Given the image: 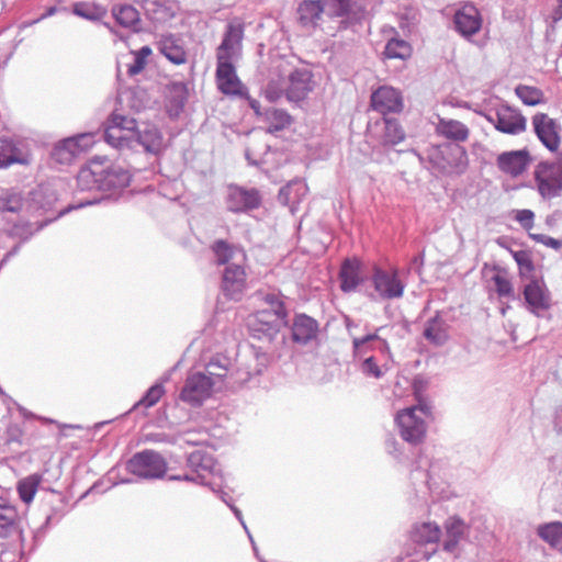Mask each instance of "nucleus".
<instances>
[{"label":"nucleus","mask_w":562,"mask_h":562,"mask_svg":"<svg viewBox=\"0 0 562 562\" xmlns=\"http://www.w3.org/2000/svg\"><path fill=\"white\" fill-rule=\"evenodd\" d=\"M20 516L7 494L0 496V538H9L14 533L22 535Z\"/></svg>","instance_id":"nucleus-25"},{"label":"nucleus","mask_w":562,"mask_h":562,"mask_svg":"<svg viewBox=\"0 0 562 562\" xmlns=\"http://www.w3.org/2000/svg\"><path fill=\"white\" fill-rule=\"evenodd\" d=\"M515 93L526 105L533 106L544 101L543 92L536 87L519 85L515 88Z\"/></svg>","instance_id":"nucleus-52"},{"label":"nucleus","mask_w":562,"mask_h":562,"mask_svg":"<svg viewBox=\"0 0 562 562\" xmlns=\"http://www.w3.org/2000/svg\"><path fill=\"white\" fill-rule=\"evenodd\" d=\"M169 102L172 109L178 113L182 111L187 102V88L183 83L177 82L169 88Z\"/></svg>","instance_id":"nucleus-54"},{"label":"nucleus","mask_w":562,"mask_h":562,"mask_svg":"<svg viewBox=\"0 0 562 562\" xmlns=\"http://www.w3.org/2000/svg\"><path fill=\"white\" fill-rule=\"evenodd\" d=\"M355 361H359V369L366 376L380 379L384 374L382 369H389L387 362L390 360L383 359L382 356L369 355L362 357V359H355Z\"/></svg>","instance_id":"nucleus-43"},{"label":"nucleus","mask_w":562,"mask_h":562,"mask_svg":"<svg viewBox=\"0 0 562 562\" xmlns=\"http://www.w3.org/2000/svg\"><path fill=\"white\" fill-rule=\"evenodd\" d=\"M151 54L149 46H143L133 53V61L127 66L128 76H136L142 72L146 66V59Z\"/></svg>","instance_id":"nucleus-55"},{"label":"nucleus","mask_w":562,"mask_h":562,"mask_svg":"<svg viewBox=\"0 0 562 562\" xmlns=\"http://www.w3.org/2000/svg\"><path fill=\"white\" fill-rule=\"evenodd\" d=\"M360 272V260H358L357 258L345 259L339 271L340 290L345 293L356 291L358 285L362 282Z\"/></svg>","instance_id":"nucleus-29"},{"label":"nucleus","mask_w":562,"mask_h":562,"mask_svg":"<svg viewBox=\"0 0 562 562\" xmlns=\"http://www.w3.org/2000/svg\"><path fill=\"white\" fill-rule=\"evenodd\" d=\"M112 16L122 27L130 29L134 32L140 30V15L137 9L132 4H114L112 7Z\"/></svg>","instance_id":"nucleus-35"},{"label":"nucleus","mask_w":562,"mask_h":562,"mask_svg":"<svg viewBox=\"0 0 562 562\" xmlns=\"http://www.w3.org/2000/svg\"><path fill=\"white\" fill-rule=\"evenodd\" d=\"M232 368V361L224 355H215L205 366V374L216 381V384L223 382Z\"/></svg>","instance_id":"nucleus-44"},{"label":"nucleus","mask_w":562,"mask_h":562,"mask_svg":"<svg viewBox=\"0 0 562 562\" xmlns=\"http://www.w3.org/2000/svg\"><path fill=\"white\" fill-rule=\"evenodd\" d=\"M243 38L244 25L241 23H228L222 42L216 49V57H231L233 59L241 47Z\"/></svg>","instance_id":"nucleus-26"},{"label":"nucleus","mask_w":562,"mask_h":562,"mask_svg":"<svg viewBox=\"0 0 562 562\" xmlns=\"http://www.w3.org/2000/svg\"><path fill=\"white\" fill-rule=\"evenodd\" d=\"M307 191L304 180L293 179L279 190L278 201L284 205H294L301 202Z\"/></svg>","instance_id":"nucleus-36"},{"label":"nucleus","mask_w":562,"mask_h":562,"mask_svg":"<svg viewBox=\"0 0 562 562\" xmlns=\"http://www.w3.org/2000/svg\"><path fill=\"white\" fill-rule=\"evenodd\" d=\"M167 462L157 451L145 449L136 452L126 462V470L143 480L161 479L167 473Z\"/></svg>","instance_id":"nucleus-4"},{"label":"nucleus","mask_w":562,"mask_h":562,"mask_svg":"<svg viewBox=\"0 0 562 562\" xmlns=\"http://www.w3.org/2000/svg\"><path fill=\"white\" fill-rule=\"evenodd\" d=\"M257 299L261 303L259 311L270 314V317L289 319L288 308L284 303V295L277 290H260L257 292Z\"/></svg>","instance_id":"nucleus-27"},{"label":"nucleus","mask_w":562,"mask_h":562,"mask_svg":"<svg viewBox=\"0 0 562 562\" xmlns=\"http://www.w3.org/2000/svg\"><path fill=\"white\" fill-rule=\"evenodd\" d=\"M210 249L213 254L214 262L217 266H224L231 265V260L240 258V261H244L246 259V255L244 250L233 245L225 239H216L212 243L210 246Z\"/></svg>","instance_id":"nucleus-30"},{"label":"nucleus","mask_w":562,"mask_h":562,"mask_svg":"<svg viewBox=\"0 0 562 562\" xmlns=\"http://www.w3.org/2000/svg\"><path fill=\"white\" fill-rule=\"evenodd\" d=\"M371 282L382 300L400 299L404 294L405 283L400 279L397 269L387 271L375 265Z\"/></svg>","instance_id":"nucleus-7"},{"label":"nucleus","mask_w":562,"mask_h":562,"mask_svg":"<svg viewBox=\"0 0 562 562\" xmlns=\"http://www.w3.org/2000/svg\"><path fill=\"white\" fill-rule=\"evenodd\" d=\"M446 327V322L440 317L439 313H437L426 322L424 337L435 345H443L448 339Z\"/></svg>","instance_id":"nucleus-41"},{"label":"nucleus","mask_w":562,"mask_h":562,"mask_svg":"<svg viewBox=\"0 0 562 562\" xmlns=\"http://www.w3.org/2000/svg\"><path fill=\"white\" fill-rule=\"evenodd\" d=\"M144 9L151 21H161L167 15V7L158 0H146Z\"/></svg>","instance_id":"nucleus-58"},{"label":"nucleus","mask_w":562,"mask_h":562,"mask_svg":"<svg viewBox=\"0 0 562 562\" xmlns=\"http://www.w3.org/2000/svg\"><path fill=\"white\" fill-rule=\"evenodd\" d=\"M450 159H447L449 166L458 173L465 171L468 167V154L464 147L451 145L448 147Z\"/></svg>","instance_id":"nucleus-53"},{"label":"nucleus","mask_w":562,"mask_h":562,"mask_svg":"<svg viewBox=\"0 0 562 562\" xmlns=\"http://www.w3.org/2000/svg\"><path fill=\"white\" fill-rule=\"evenodd\" d=\"M325 14L321 0H303L299 3L297 15L302 26L316 27Z\"/></svg>","instance_id":"nucleus-34"},{"label":"nucleus","mask_w":562,"mask_h":562,"mask_svg":"<svg viewBox=\"0 0 562 562\" xmlns=\"http://www.w3.org/2000/svg\"><path fill=\"white\" fill-rule=\"evenodd\" d=\"M75 142L79 153L88 150L98 139H100V132H87L70 136Z\"/></svg>","instance_id":"nucleus-57"},{"label":"nucleus","mask_w":562,"mask_h":562,"mask_svg":"<svg viewBox=\"0 0 562 562\" xmlns=\"http://www.w3.org/2000/svg\"><path fill=\"white\" fill-rule=\"evenodd\" d=\"M313 90V74L306 68L293 70L289 75V85L285 89L286 99L291 102L303 101Z\"/></svg>","instance_id":"nucleus-22"},{"label":"nucleus","mask_w":562,"mask_h":562,"mask_svg":"<svg viewBox=\"0 0 562 562\" xmlns=\"http://www.w3.org/2000/svg\"><path fill=\"white\" fill-rule=\"evenodd\" d=\"M445 539L442 549L446 552L453 553L461 541L465 540L470 532V526L459 516H450L443 524Z\"/></svg>","instance_id":"nucleus-23"},{"label":"nucleus","mask_w":562,"mask_h":562,"mask_svg":"<svg viewBox=\"0 0 562 562\" xmlns=\"http://www.w3.org/2000/svg\"><path fill=\"white\" fill-rule=\"evenodd\" d=\"M72 13L88 21H100L106 15V9L91 2H77L72 7Z\"/></svg>","instance_id":"nucleus-48"},{"label":"nucleus","mask_w":562,"mask_h":562,"mask_svg":"<svg viewBox=\"0 0 562 562\" xmlns=\"http://www.w3.org/2000/svg\"><path fill=\"white\" fill-rule=\"evenodd\" d=\"M158 49L160 54L175 65H181L187 61V52L181 40L172 34L161 37L158 43Z\"/></svg>","instance_id":"nucleus-33"},{"label":"nucleus","mask_w":562,"mask_h":562,"mask_svg":"<svg viewBox=\"0 0 562 562\" xmlns=\"http://www.w3.org/2000/svg\"><path fill=\"white\" fill-rule=\"evenodd\" d=\"M80 153L70 137L56 143L52 150V157L60 165H69Z\"/></svg>","instance_id":"nucleus-45"},{"label":"nucleus","mask_w":562,"mask_h":562,"mask_svg":"<svg viewBox=\"0 0 562 562\" xmlns=\"http://www.w3.org/2000/svg\"><path fill=\"white\" fill-rule=\"evenodd\" d=\"M531 161L527 149L504 151L497 157V167L504 173L517 177L526 171Z\"/></svg>","instance_id":"nucleus-24"},{"label":"nucleus","mask_w":562,"mask_h":562,"mask_svg":"<svg viewBox=\"0 0 562 562\" xmlns=\"http://www.w3.org/2000/svg\"><path fill=\"white\" fill-rule=\"evenodd\" d=\"M409 480L416 491L417 496H425L430 490L429 472L426 469H424L420 464L416 465L411 471Z\"/></svg>","instance_id":"nucleus-50"},{"label":"nucleus","mask_w":562,"mask_h":562,"mask_svg":"<svg viewBox=\"0 0 562 562\" xmlns=\"http://www.w3.org/2000/svg\"><path fill=\"white\" fill-rule=\"evenodd\" d=\"M49 512L45 515L43 524L37 527L33 532L34 547H37L44 540L47 531L57 525L63 517L67 514V503L65 497L59 493H54L53 498L49 499Z\"/></svg>","instance_id":"nucleus-20"},{"label":"nucleus","mask_w":562,"mask_h":562,"mask_svg":"<svg viewBox=\"0 0 562 562\" xmlns=\"http://www.w3.org/2000/svg\"><path fill=\"white\" fill-rule=\"evenodd\" d=\"M289 326L291 339L297 345L306 346L318 337V322L305 313L295 314Z\"/></svg>","instance_id":"nucleus-19"},{"label":"nucleus","mask_w":562,"mask_h":562,"mask_svg":"<svg viewBox=\"0 0 562 562\" xmlns=\"http://www.w3.org/2000/svg\"><path fill=\"white\" fill-rule=\"evenodd\" d=\"M170 378V373H166L159 382H156L154 385H151L145 394L140 397L139 401H137L133 407L132 411H136L138 407H145L149 408L157 404L161 396L165 394L164 383L167 382Z\"/></svg>","instance_id":"nucleus-46"},{"label":"nucleus","mask_w":562,"mask_h":562,"mask_svg":"<svg viewBox=\"0 0 562 562\" xmlns=\"http://www.w3.org/2000/svg\"><path fill=\"white\" fill-rule=\"evenodd\" d=\"M241 262H232L222 271L221 290L229 300L239 301L246 290V271Z\"/></svg>","instance_id":"nucleus-14"},{"label":"nucleus","mask_w":562,"mask_h":562,"mask_svg":"<svg viewBox=\"0 0 562 562\" xmlns=\"http://www.w3.org/2000/svg\"><path fill=\"white\" fill-rule=\"evenodd\" d=\"M533 176L538 192L543 199L551 200L561 194L562 177L552 169V164L549 161L539 162Z\"/></svg>","instance_id":"nucleus-16"},{"label":"nucleus","mask_w":562,"mask_h":562,"mask_svg":"<svg viewBox=\"0 0 562 562\" xmlns=\"http://www.w3.org/2000/svg\"><path fill=\"white\" fill-rule=\"evenodd\" d=\"M186 473L171 474L168 476V480L184 481L206 486L212 492H217L222 483H224L218 462L205 448H198L186 454Z\"/></svg>","instance_id":"nucleus-2"},{"label":"nucleus","mask_w":562,"mask_h":562,"mask_svg":"<svg viewBox=\"0 0 562 562\" xmlns=\"http://www.w3.org/2000/svg\"><path fill=\"white\" fill-rule=\"evenodd\" d=\"M454 30L464 38L476 34L482 26V18L479 10L472 4H465L458 9L453 15Z\"/></svg>","instance_id":"nucleus-21"},{"label":"nucleus","mask_w":562,"mask_h":562,"mask_svg":"<svg viewBox=\"0 0 562 562\" xmlns=\"http://www.w3.org/2000/svg\"><path fill=\"white\" fill-rule=\"evenodd\" d=\"M522 295L526 310L537 317L551 307V293L543 280L532 278L524 286Z\"/></svg>","instance_id":"nucleus-13"},{"label":"nucleus","mask_w":562,"mask_h":562,"mask_svg":"<svg viewBox=\"0 0 562 562\" xmlns=\"http://www.w3.org/2000/svg\"><path fill=\"white\" fill-rule=\"evenodd\" d=\"M494 127L509 135H517L526 131V117L509 105H501L486 115Z\"/></svg>","instance_id":"nucleus-12"},{"label":"nucleus","mask_w":562,"mask_h":562,"mask_svg":"<svg viewBox=\"0 0 562 562\" xmlns=\"http://www.w3.org/2000/svg\"><path fill=\"white\" fill-rule=\"evenodd\" d=\"M77 188L80 191H99L101 198L83 199L77 204H70L58 212V216L68 213L71 210H78L85 206L94 205L105 199H117L127 189L132 181L130 168L121 164H104L92 159L88 165L80 168L77 178Z\"/></svg>","instance_id":"nucleus-1"},{"label":"nucleus","mask_w":562,"mask_h":562,"mask_svg":"<svg viewBox=\"0 0 562 562\" xmlns=\"http://www.w3.org/2000/svg\"><path fill=\"white\" fill-rule=\"evenodd\" d=\"M329 19H340L338 30H355L362 24L366 10L353 0H321Z\"/></svg>","instance_id":"nucleus-5"},{"label":"nucleus","mask_w":562,"mask_h":562,"mask_svg":"<svg viewBox=\"0 0 562 562\" xmlns=\"http://www.w3.org/2000/svg\"><path fill=\"white\" fill-rule=\"evenodd\" d=\"M513 257L519 268L521 274L533 271L535 265L529 252L525 250H518L513 252Z\"/></svg>","instance_id":"nucleus-59"},{"label":"nucleus","mask_w":562,"mask_h":562,"mask_svg":"<svg viewBox=\"0 0 562 562\" xmlns=\"http://www.w3.org/2000/svg\"><path fill=\"white\" fill-rule=\"evenodd\" d=\"M23 206L21 192L7 190L0 195V212L19 213Z\"/></svg>","instance_id":"nucleus-51"},{"label":"nucleus","mask_w":562,"mask_h":562,"mask_svg":"<svg viewBox=\"0 0 562 562\" xmlns=\"http://www.w3.org/2000/svg\"><path fill=\"white\" fill-rule=\"evenodd\" d=\"M430 415L431 407L422 402L397 413L395 423L400 429L402 439L411 445L422 442L427 429L425 418Z\"/></svg>","instance_id":"nucleus-3"},{"label":"nucleus","mask_w":562,"mask_h":562,"mask_svg":"<svg viewBox=\"0 0 562 562\" xmlns=\"http://www.w3.org/2000/svg\"><path fill=\"white\" fill-rule=\"evenodd\" d=\"M131 136V150L137 151L142 148L146 154L154 156L164 150V135L155 124L142 123Z\"/></svg>","instance_id":"nucleus-8"},{"label":"nucleus","mask_w":562,"mask_h":562,"mask_svg":"<svg viewBox=\"0 0 562 562\" xmlns=\"http://www.w3.org/2000/svg\"><path fill=\"white\" fill-rule=\"evenodd\" d=\"M216 386V381L204 372H190L180 392V400L193 407L202 405Z\"/></svg>","instance_id":"nucleus-6"},{"label":"nucleus","mask_w":562,"mask_h":562,"mask_svg":"<svg viewBox=\"0 0 562 562\" xmlns=\"http://www.w3.org/2000/svg\"><path fill=\"white\" fill-rule=\"evenodd\" d=\"M21 150L10 136H0V169L13 164H22Z\"/></svg>","instance_id":"nucleus-39"},{"label":"nucleus","mask_w":562,"mask_h":562,"mask_svg":"<svg viewBox=\"0 0 562 562\" xmlns=\"http://www.w3.org/2000/svg\"><path fill=\"white\" fill-rule=\"evenodd\" d=\"M375 125L381 126L380 143L384 147L395 146L402 143L406 137L405 131L397 119L383 117L382 121L376 122Z\"/></svg>","instance_id":"nucleus-32"},{"label":"nucleus","mask_w":562,"mask_h":562,"mask_svg":"<svg viewBox=\"0 0 562 562\" xmlns=\"http://www.w3.org/2000/svg\"><path fill=\"white\" fill-rule=\"evenodd\" d=\"M283 92V86L279 85V81L271 79L265 89V97L269 102L273 103L282 97Z\"/></svg>","instance_id":"nucleus-61"},{"label":"nucleus","mask_w":562,"mask_h":562,"mask_svg":"<svg viewBox=\"0 0 562 562\" xmlns=\"http://www.w3.org/2000/svg\"><path fill=\"white\" fill-rule=\"evenodd\" d=\"M529 237L532 240L540 243L547 247H550L554 250H559L560 248H562V240L553 238L551 236L544 234H529Z\"/></svg>","instance_id":"nucleus-62"},{"label":"nucleus","mask_w":562,"mask_h":562,"mask_svg":"<svg viewBox=\"0 0 562 562\" xmlns=\"http://www.w3.org/2000/svg\"><path fill=\"white\" fill-rule=\"evenodd\" d=\"M439 135L454 142H465L470 131L465 124L457 120L440 119L437 125Z\"/></svg>","instance_id":"nucleus-37"},{"label":"nucleus","mask_w":562,"mask_h":562,"mask_svg":"<svg viewBox=\"0 0 562 562\" xmlns=\"http://www.w3.org/2000/svg\"><path fill=\"white\" fill-rule=\"evenodd\" d=\"M384 56L389 59H406L412 54V46L408 42L393 37L387 41L384 47Z\"/></svg>","instance_id":"nucleus-49"},{"label":"nucleus","mask_w":562,"mask_h":562,"mask_svg":"<svg viewBox=\"0 0 562 562\" xmlns=\"http://www.w3.org/2000/svg\"><path fill=\"white\" fill-rule=\"evenodd\" d=\"M262 119L263 122L268 124V131L270 133L283 131L289 127L292 122L291 115L285 110L273 106L263 110Z\"/></svg>","instance_id":"nucleus-38"},{"label":"nucleus","mask_w":562,"mask_h":562,"mask_svg":"<svg viewBox=\"0 0 562 562\" xmlns=\"http://www.w3.org/2000/svg\"><path fill=\"white\" fill-rule=\"evenodd\" d=\"M441 536L440 526L434 521L416 522L409 531V539L419 546L437 544Z\"/></svg>","instance_id":"nucleus-28"},{"label":"nucleus","mask_w":562,"mask_h":562,"mask_svg":"<svg viewBox=\"0 0 562 562\" xmlns=\"http://www.w3.org/2000/svg\"><path fill=\"white\" fill-rule=\"evenodd\" d=\"M131 137L130 133L124 132L114 124H110L109 119L106 120L104 131L100 133V138H104L109 145L120 150L130 149Z\"/></svg>","instance_id":"nucleus-40"},{"label":"nucleus","mask_w":562,"mask_h":562,"mask_svg":"<svg viewBox=\"0 0 562 562\" xmlns=\"http://www.w3.org/2000/svg\"><path fill=\"white\" fill-rule=\"evenodd\" d=\"M110 124H114L122 128L124 132L134 133V131L139 126L134 117H130L116 112H113L109 117Z\"/></svg>","instance_id":"nucleus-56"},{"label":"nucleus","mask_w":562,"mask_h":562,"mask_svg":"<svg viewBox=\"0 0 562 562\" xmlns=\"http://www.w3.org/2000/svg\"><path fill=\"white\" fill-rule=\"evenodd\" d=\"M46 223H42L40 225H34L32 223L24 224H15L10 229V236L14 239H18V243L5 254V256L0 261V269L5 265V262L13 256H15L21 246L31 239V237L38 231H41Z\"/></svg>","instance_id":"nucleus-31"},{"label":"nucleus","mask_w":562,"mask_h":562,"mask_svg":"<svg viewBox=\"0 0 562 562\" xmlns=\"http://www.w3.org/2000/svg\"><path fill=\"white\" fill-rule=\"evenodd\" d=\"M371 106L386 117L389 113H400L403 110V97L400 90L382 86L371 94Z\"/></svg>","instance_id":"nucleus-18"},{"label":"nucleus","mask_w":562,"mask_h":562,"mask_svg":"<svg viewBox=\"0 0 562 562\" xmlns=\"http://www.w3.org/2000/svg\"><path fill=\"white\" fill-rule=\"evenodd\" d=\"M535 213L531 210L516 211L515 220L521 225L522 228L529 231L533 226Z\"/></svg>","instance_id":"nucleus-63"},{"label":"nucleus","mask_w":562,"mask_h":562,"mask_svg":"<svg viewBox=\"0 0 562 562\" xmlns=\"http://www.w3.org/2000/svg\"><path fill=\"white\" fill-rule=\"evenodd\" d=\"M41 482L42 475L37 473L31 474L20 480L16 485L20 499L25 504H30L34 499Z\"/></svg>","instance_id":"nucleus-47"},{"label":"nucleus","mask_w":562,"mask_h":562,"mask_svg":"<svg viewBox=\"0 0 562 562\" xmlns=\"http://www.w3.org/2000/svg\"><path fill=\"white\" fill-rule=\"evenodd\" d=\"M532 127L541 144L550 151L558 150L561 137L559 134V126L555 120L548 116L546 113H537L532 116Z\"/></svg>","instance_id":"nucleus-17"},{"label":"nucleus","mask_w":562,"mask_h":562,"mask_svg":"<svg viewBox=\"0 0 562 562\" xmlns=\"http://www.w3.org/2000/svg\"><path fill=\"white\" fill-rule=\"evenodd\" d=\"M216 85L225 95H247V88L236 74L231 57H216Z\"/></svg>","instance_id":"nucleus-9"},{"label":"nucleus","mask_w":562,"mask_h":562,"mask_svg":"<svg viewBox=\"0 0 562 562\" xmlns=\"http://www.w3.org/2000/svg\"><path fill=\"white\" fill-rule=\"evenodd\" d=\"M538 537L552 549L562 550V522L551 521L537 527Z\"/></svg>","instance_id":"nucleus-42"},{"label":"nucleus","mask_w":562,"mask_h":562,"mask_svg":"<svg viewBox=\"0 0 562 562\" xmlns=\"http://www.w3.org/2000/svg\"><path fill=\"white\" fill-rule=\"evenodd\" d=\"M384 329V326H380L374 333L368 334L363 337H355L352 339L353 359H362L364 356L376 352L379 356H382L383 359L391 360L392 352L390 345L387 340L381 336V333Z\"/></svg>","instance_id":"nucleus-10"},{"label":"nucleus","mask_w":562,"mask_h":562,"mask_svg":"<svg viewBox=\"0 0 562 562\" xmlns=\"http://www.w3.org/2000/svg\"><path fill=\"white\" fill-rule=\"evenodd\" d=\"M226 209L232 213H248L261 204V195L256 188H244L237 184L227 187Z\"/></svg>","instance_id":"nucleus-11"},{"label":"nucleus","mask_w":562,"mask_h":562,"mask_svg":"<svg viewBox=\"0 0 562 562\" xmlns=\"http://www.w3.org/2000/svg\"><path fill=\"white\" fill-rule=\"evenodd\" d=\"M492 280L495 284L496 292L501 297H509L513 295V285L507 278L497 273L492 278Z\"/></svg>","instance_id":"nucleus-60"},{"label":"nucleus","mask_w":562,"mask_h":562,"mask_svg":"<svg viewBox=\"0 0 562 562\" xmlns=\"http://www.w3.org/2000/svg\"><path fill=\"white\" fill-rule=\"evenodd\" d=\"M238 97L241 99H246L248 101L249 106L254 110L255 114L257 116L262 117L263 111L261 110V105L258 100L251 98L248 92H247V95H238Z\"/></svg>","instance_id":"nucleus-64"},{"label":"nucleus","mask_w":562,"mask_h":562,"mask_svg":"<svg viewBox=\"0 0 562 562\" xmlns=\"http://www.w3.org/2000/svg\"><path fill=\"white\" fill-rule=\"evenodd\" d=\"M289 325V319L270 317L265 311H257L249 321V331L252 338L271 342L276 339L282 327Z\"/></svg>","instance_id":"nucleus-15"}]
</instances>
